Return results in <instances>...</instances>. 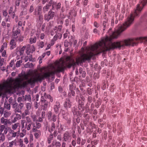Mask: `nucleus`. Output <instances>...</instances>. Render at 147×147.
Here are the masks:
<instances>
[{
	"instance_id": "f257e3e1",
	"label": "nucleus",
	"mask_w": 147,
	"mask_h": 147,
	"mask_svg": "<svg viewBox=\"0 0 147 147\" xmlns=\"http://www.w3.org/2000/svg\"><path fill=\"white\" fill-rule=\"evenodd\" d=\"M65 61L66 62L63 61L61 63H57L55 66H53V71L45 73L42 75L40 74H36L33 78H31L24 82L22 84H21L20 88L25 87L28 84L31 85H34L36 82L41 81L45 78H48L51 76H53L56 73L63 71L66 67L70 68L72 66L76 65V63L78 64L82 63V53L81 54L80 57L76 58V62L74 59L69 56H67L66 57Z\"/></svg>"
},
{
	"instance_id": "f03ea898",
	"label": "nucleus",
	"mask_w": 147,
	"mask_h": 147,
	"mask_svg": "<svg viewBox=\"0 0 147 147\" xmlns=\"http://www.w3.org/2000/svg\"><path fill=\"white\" fill-rule=\"evenodd\" d=\"M140 3L137 5L136 9L134 11L131 12L130 16L127 18V21L123 24V27H129L134 21V18L139 16L143 8L147 3V0H141Z\"/></svg>"
},
{
	"instance_id": "7ed1b4c3",
	"label": "nucleus",
	"mask_w": 147,
	"mask_h": 147,
	"mask_svg": "<svg viewBox=\"0 0 147 147\" xmlns=\"http://www.w3.org/2000/svg\"><path fill=\"white\" fill-rule=\"evenodd\" d=\"M20 97H19L17 99L18 102L19 103H17L15 100L12 102L11 104L12 107L14 109V111L15 113H18L20 114L22 113L21 110L24 107V103L20 102Z\"/></svg>"
},
{
	"instance_id": "20e7f679",
	"label": "nucleus",
	"mask_w": 147,
	"mask_h": 147,
	"mask_svg": "<svg viewBox=\"0 0 147 147\" xmlns=\"http://www.w3.org/2000/svg\"><path fill=\"white\" fill-rule=\"evenodd\" d=\"M20 133V129H18V130L17 131H15L13 130H11V129L9 131V132L7 135V138L9 140H10L13 138L16 137H18L19 134Z\"/></svg>"
},
{
	"instance_id": "39448f33",
	"label": "nucleus",
	"mask_w": 147,
	"mask_h": 147,
	"mask_svg": "<svg viewBox=\"0 0 147 147\" xmlns=\"http://www.w3.org/2000/svg\"><path fill=\"white\" fill-rule=\"evenodd\" d=\"M63 141L67 142H70L71 141L72 137L70 132L68 131L65 132L63 135Z\"/></svg>"
},
{
	"instance_id": "423d86ee",
	"label": "nucleus",
	"mask_w": 147,
	"mask_h": 147,
	"mask_svg": "<svg viewBox=\"0 0 147 147\" xmlns=\"http://www.w3.org/2000/svg\"><path fill=\"white\" fill-rule=\"evenodd\" d=\"M55 15L54 12L50 11L48 14H45L44 16V19L45 20L49 21L51 19H53Z\"/></svg>"
},
{
	"instance_id": "0eeeda50",
	"label": "nucleus",
	"mask_w": 147,
	"mask_h": 147,
	"mask_svg": "<svg viewBox=\"0 0 147 147\" xmlns=\"http://www.w3.org/2000/svg\"><path fill=\"white\" fill-rule=\"evenodd\" d=\"M22 128H25L28 131L30 130L31 128L32 123H25V121L21 120Z\"/></svg>"
},
{
	"instance_id": "6e6552de",
	"label": "nucleus",
	"mask_w": 147,
	"mask_h": 147,
	"mask_svg": "<svg viewBox=\"0 0 147 147\" xmlns=\"http://www.w3.org/2000/svg\"><path fill=\"white\" fill-rule=\"evenodd\" d=\"M34 15L37 16L42 14V7L41 6H38L34 10Z\"/></svg>"
},
{
	"instance_id": "1a4fd4ad",
	"label": "nucleus",
	"mask_w": 147,
	"mask_h": 147,
	"mask_svg": "<svg viewBox=\"0 0 147 147\" xmlns=\"http://www.w3.org/2000/svg\"><path fill=\"white\" fill-rule=\"evenodd\" d=\"M22 80L20 78H17L15 79V82L16 84V85L14 86H12V87H15L14 92L15 91L17 87L20 88V86L21 84L20 83Z\"/></svg>"
},
{
	"instance_id": "9d476101",
	"label": "nucleus",
	"mask_w": 147,
	"mask_h": 147,
	"mask_svg": "<svg viewBox=\"0 0 147 147\" xmlns=\"http://www.w3.org/2000/svg\"><path fill=\"white\" fill-rule=\"evenodd\" d=\"M61 107L60 102L58 101H56L55 104L54 106V110L56 113L57 114L59 113V109Z\"/></svg>"
},
{
	"instance_id": "9b49d317",
	"label": "nucleus",
	"mask_w": 147,
	"mask_h": 147,
	"mask_svg": "<svg viewBox=\"0 0 147 147\" xmlns=\"http://www.w3.org/2000/svg\"><path fill=\"white\" fill-rule=\"evenodd\" d=\"M13 33V35L14 39H15L16 40H17V36L19 35L20 33V31L18 28H13L12 30Z\"/></svg>"
},
{
	"instance_id": "f8f14e48",
	"label": "nucleus",
	"mask_w": 147,
	"mask_h": 147,
	"mask_svg": "<svg viewBox=\"0 0 147 147\" xmlns=\"http://www.w3.org/2000/svg\"><path fill=\"white\" fill-rule=\"evenodd\" d=\"M15 39H12L9 42V45L10 46V49L12 50L15 48L16 47V43L15 41Z\"/></svg>"
},
{
	"instance_id": "ddd939ff",
	"label": "nucleus",
	"mask_w": 147,
	"mask_h": 147,
	"mask_svg": "<svg viewBox=\"0 0 147 147\" xmlns=\"http://www.w3.org/2000/svg\"><path fill=\"white\" fill-rule=\"evenodd\" d=\"M48 107V102L47 100L41 102L40 107L42 109L46 110L47 109Z\"/></svg>"
},
{
	"instance_id": "4468645a",
	"label": "nucleus",
	"mask_w": 147,
	"mask_h": 147,
	"mask_svg": "<svg viewBox=\"0 0 147 147\" xmlns=\"http://www.w3.org/2000/svg\"><path fill=\"white\" fill-rule=\"evenodd\" d=\"M12 129L11 130H16L17 131L18 130V129H20V124L18 123H16L11 125Z\"/></svg>"
},
{
	"instance_id": "2eb2a0df",
	"label": "nucleus",
	"mask_w": 147,
	"mask_h": 147,
	"mask_svg": "<svg viewBox=\"0 0 147 147\" xmlns=\"http://www.w3.org/2000/svg\"><path fill=\"white\" fill-rule=\"evenodd\" d=\"M64 106L65 108H67L68 107L69 108L71 107V104L70 100L67 99L66 100L64 104Z\"/></svg>"
},
{
	"instance_id": "dca6fc26",
	"label": "nucleus",
	"mask_w": 147,
	"mask_h": 147,
	"mask_svg": "<svg viewBox=\"0 0 147 147\" xmlns=\"http://www.w3.org/2000/svg\"><path fill=\"white\" fill-rule=\"evenodd\" d=\"M73 85L72 84H70L69 85V90L70 91V92H69L68 93V95L69 96L71 97V95L73 96H74L75 94V92L72 89V87Z\"/></svg>"
},
{
	"instance_id": "f3484780",
	"label": "nucleus",
	"mask_w": 147,
	"mask_h": 147,
	"mask_svg": "<svg viewBox=\"0 0 147 147\" xmlns=\"http://www.w3.org/2000/svg\"><path fill=\"white\" fill-rule=\"evenodd\" d=\"M16 116L14 117L13 120V122H16L17 120L20 119L21 118V116L20 115L18 114H16Z\"/></svg>"
},
{
	"instance_id": "a211bd4d",
	"label": "nucleus",
	"mask_w": 147,
	"mask_h": 147,
	"mask_svg": "<svg viewBox=\"0 0 147 147\" xmlns=\"http://www.w3.org/2000/svg\"><path fill=\"white\" fill-rule=\"evenodd\" d=\"M34 132V135L36 139H38L40 136L41 135V131L40 130H37L35 131H33Z\"/></svg>"
},
{
	"instance_id": "6ab92c4d",
	"label": "nucleus",
	"mask_w": 147,
	"mask_h": 147,
	"mask_svg": "<svg viewBox=\"0 0 147 147\" xmlns=\"http://www.w3.org/2000/svg\"><path fill=\"white\" fill-rule=\"evenodd\" d=\"M44 96L46 99H49L51 102H53V98L50 95L47 94L45 92H44Z\"/></svg>"
},
{
	"instance_id": "aec40b11",
	"label": "nucleus",
	"mask_w": 147,
	"mask_h": 147,
	"mask_svg": "<svg viewBox=\"0 0 147 147\" xmlns=\"http://www.w3.org/2000/svg\"><path fill=\"white\" fill-rule=\"evenodd\" d=\"M53 139V134H51L47 138V142L49 144H50L52 140Z\"/></svg>"
},
{
	"instance_id": "412c9836",
	"label": "nucleus",
	"mask_w": 147,
	"mask_h": 147,
	"mask_svg": "<svg viewBox=\"0 0 147 147\" xmlns=\"http://www.w3.org/2000/svg\"><path fill=\"white\" fill-rule=\"evenodd\" d=\"M29 110L26 109L24 113L22 114V118H24L26 116L29 115L30 114Z\"/></svg>"
},
{
	"instance_id": "4be33fe9",
	"label": "nucleus",
	"mask_w": 147,
	"mask_h": 147,
	"mask_svg": "<svg viewBox=\"0 0 147 147\" xmlns=\"http://www.w3.org/2000/svg\"><path fill=\"white\" fill-rule=\"evenodd\" d=\"M36 36L31 37L30 39V44L35 43L36 41Z\"/></svg>"
},
{
	"instance_id": "5701e85b",
	"label": "nucleus",
	"mask_w": 147,
	"mask_h": 147,
	"mask_svg": "<svg viewBox=\"0 0 147 147\" xmlns=\"http://www.w3.org/2000/svg\"><path fill=\"white\" fill-rule=\"evenodd\" d=\"M1 122L5 125H6L8 123V120L5 119L3 117H2L1 119Z\"/></svg>"
},
{
	"instance_id": "b1692460",
	"label": "nucleus",
	"mask_w": 147,
	"mask_h": 147,
	"mask_svg": "<svg viewBox=\"0 0 147 147\" xmlns=\"http://www.w3.org/2000/svg\"><path fill=\"white\" fill-rule=\"evenodd\" d=\"M5 139V136L4 134H0V142H3Z\"/></svg>"
},
{
	"instance_id": "393cba45",
	"label": "nucleus",
	"mask_w": 147,
	"mask_h": 147,
	"mask_svg": "<svg viewBox=\"0 0 147 147\" xmlns=\"http://www.w3.org/2000/svg\"><path fill=\"white\" fill-rule=\"evenodd\" d=\"M11 112L10 111H5L4 114V116L5 117H7L11 115Z\"/></svg>"
},
{
	"instance_id": "a878e982",
	"label": "nucleus",
	"mask_w": 147,
	"mask_h": 147,
	"mask_svg": "<svg viewBox=\"0 0 147 147\" xmlns=\"http://www.w3.org/2000/svg\"><path fill=\"white\" fill-rule=\"evenodd\" d=\"M78 108L80 111H83L84 109V105H78Z\"/></svg>"
},
{
	"instance_id": "bb28decb",
	"label": "nucleus",
	"mask_w": 147,
	"mask_h": 147,
	"mask_svg": "<svg viewBox=\"0 0 147 147\" xmlns=\"http://www.w3.org/2000/svg\"><path fill=\"white\" fill-rule=\"evenodd\" d=\"M25 48L26 46H23L20 49V55H22L23 54Z\"/></svg>"
},
{
	"instance_id": "cd10ccee",
	"label": "nucleus",
	"mask_w": 147,
	"mask_h": 147,
	"mask_svg": "<svg viewBox=\"0 0 147 147\" xmlns=\"http://www.w3.org/2000/svg\"><path fill=\"white\" fill-rule=\"evenodd\" d=\"M31 117L33 121V122H36L37 121V116L36 115H32L31 116Z\"/></svg>"
},
{
	"instance_id": "c85d7f7f",
	"label": "nucleus",
	"mask_w": 147,
	"mask_h": 147,
	"mask_svg": "<svg viewBox=\"0 0 147 147\" xmlns=\"http://www.w3.org/2000/svg\"><path fill=\"white\" fill-rule=\"evenodd\" d=\"M37 16H38V21L40 22V23L42 22V21L43 20V15L42 14L39 15Z\"/></svg>"
},
{
	"instance_id": "c756f323",
	"label": "nucleus",
	"mask_w": 147,
	"mask_h": 147,
	"mask_svg": "<svg viewBox=\"0 0 147 147\" xmlns=\"http://www.w3.org/2000/svg\"><path fill=\"white\" fill-rule=\"evenodd\" d=\"M24 100H27L28 101H31V96L30 95H26L25 96Z\"/></svg>"
},
{
	"instance_id": "7c9ffc66",
	"label": "nucleus",
	"mask_w": 147,
	"mask_h": 147,
	"mask_svg": "<svg viewBox=\"0 0 147 147\" xmlns=\"http://www.w3.org/2000/svg\"><path fill=\"white\" fill-rule=\"evenodd\" d=\"M25 123H32V120L29 116L26 117V121H25Z\"/></svg>"
},
{
	"instance_id": "2f4dec72",
	"label": "nucleus",
	"mask_w": 147,
	"mask_h": 147,
	"mask_svg": "<svg viewBox=\"0 0 147 147\" xmlns=\"http://www.w3.org/2000/svg\"><path fill=\"white\" fill-rule=\"evenodd\" d=\"M115 88V86L113 83H111L110 87V90L111 92H113L114 89Z\"/></svg>"
},
{
	"instance_id": "473e14b6",
	"label": "nucleus",
	"mask_w": 147,
	"mask_h": 147,
	"mask_svg": "<svg viewBox=\"0 0 147 147\" xmlns=\"http://www.w3.org/2000/svg\"><path fill=\"white\" fill-rule=\"evenodd\" d=\"M4 107L7 109L8 110H10V109L11 106L9 104L5 103H4Z\"/></svg>"
},
{
	"instance_id": "72a5a7b5",
	"label": "nucleus",
	"mask_w": 147,
	"mask_h": 147,
	"mask_svg": "<svg viewBox=\"0 0 147 147\" xmlns=\"http://www.w3.org/2000/svg\"><path fill=\"white\" fill-rule=\"evenodd\" d=\"M77 109L76 107H74L73 108L72 111L74 115H76L77 113Z\"/></svg>"
},
{
	"instance_id": "f704fd0d",
	"label": "nucleus",
	"mask_w": 147,
	"mask_h": 147,
	"mask_svg": "<svg viewBox=\"0 0 147 147\" xmlns=\"http://www.w3.org/2000/svg\"><path fill=\"white\" fill-rule=\"evenodd\" d=\"M22 63V60H20L18 61L16 64V67H20V65H21V64Z\"/></svg>"
},
{
	"instance_id": "c9c22d12",
	"label": "nucleus",
	"mask_w": 147,
	"mask_h": 147,
	"mask_svg": "<svg viewBox=\"0 0 147 147\" xmlns=\"http://www.w3.org/2000/svg\"><path fill=\"white\" fill-rule=\"evenodd\" d=\"M84 117L85 118L86 120L87 121H88L89 119V116L88 114L86 113H85L84 114Z\"/></svg>"
},
{
	"instance_id": "e433bc0d",
	"label": "nucleus",
	"mask_w": 147,
	"mask_h": 147,
	"mask_svg": "<svg viewBox=\"0 0 147 147\" xmlns=\"http://www.w3.org/2000/svg\"><path fill=\"white\" fill-rule=\"evenodd\" d=\"M49 7L46 5L43 8V11L44 13H45L49 10Z\"/></svg>"
},
{
	"instance_id": "4c0bfd02",
	"label": "nucleus",
	"mask_w": 147,
	"mask_h": 147,
	"mask_svg": "<svg viewBox=\"0 0 147 147\" xmlns=\"http://www.w3.org/2000/svg\"><path fill=\"white\" fill-rule=\"evenodd\" d=\"M75 140L77 144L80 145L81 142V139L80 136L78 137L77 139L76 140Z\"/></svg>"
},
{
	"instance_id": "58836bf2",
	"label": "nucleus",
	"mask_w": 147,
	"mask_h": 147,
	"mask_svg": "<svg viewBox=\"0 0 147 147\" xmlns=\"http://www.w3.org/2000/svg\"><path fill=\"white\" fill-rule=\"evenodd\" d=\"M32 125L33 127L32 130V131H35L36 130H37V128H36V125H35V124L34 123H32Z\"/></svg>"
},
{
	"instance_id": "ea45409f",
	"label": "nucleus",
	"mask_w": 147,
	"mask_h": 147,
	"mask_svg": "<svg viewBox=\"0 0 147 147\" xmlns=\"http://www.w3.org/2000/svg\"><path fill=\"white\" fill-rule=\"evenodd\" d=\"M63 118L67 121V122L68 123H70V119L69 117L67 116H65V115L63 116Z\"/></svg>"
},
{
	"instance_id": "a19ab883",
	"label": "nucleus",
	"mask_w": 147,
	"mask_h": 147,
	"mask_svg": "<svg viewBox=\"0 0 147 147\" xmlns=\"http://www.w3.org/2000/svg\"><path fill=\"white\" fill-rule=\"evenodd\" d=\"M27 109L30 110L31 107V104L30 103H27L26 104Z\"/></svg>"
},
{
	"instance_id": "79ce46f5",
	"label": "nucleus",
	"mask_w": 147,
	"mask_h": 147,
	"mask_svg": "<svg viewBox=\"0 0 147 147\" xmlns=\"http://www.w3.org/2000/svg\"><path fill=\"white\" fill-rule=\"evenodd\" d=\"M5 128V127L4 125H1L0 127V134H2V132L4 131Z\"/></svg>"
},
{
	"instance_id": "37998d69",
	"label": "nucleus",
	"mask_w": 147,
	"mask_h": 147,
	"mask_svg": "<svg viewBox=\"0 0 147 147\" xmlns=\"http://www.w3.org/2000/svg\"><path fill=\"white\" fill-rule=\"evenodd\" d=\"M54 2H55L53 1V0H51L49 1L48 4H46V5L49 7L50 6H51L53 4V3Z\"/></svg>"
},
{
	"instance_id": "c03bdc74",
	"label": "nucleus",
	"mask_w": 147,
	"mask_h": 147,
	"mask_svg": "<svg viewBox=\"0 0 147 147\" xmlns=\"http://www.w3.org/2000/svg\"><path fill=\"white\" fill-rule=\"evenodd\" d=\"M17 37L18 38V40L19 41V42H21L23 41L24 37L22 36H18V35Z\"/></svg>"
},
{
	"instance_id": "a18cd8bd",
	"label": "nucleus",
	"mask_w": 147,
	"mask_h": 147,
	"mask_svg": "<svg viewBox=\"0 0 147 147\" xmlns=\"http://www.w3.org/2000/svg\"><path fill=\"white\" fill-rule=\"evenodd\" d=\"M101 104V102L100 100H97V102L95 104V106L96 107L98 108L99 105H100Z\"/></svg>"
},
{
	"instance_id": "49530a36",
	"label": "nucleus",
	"mask_w": 147,
	"mask_h": 147,
	"mask_svg": "<svg viewBox=\"0 0 147 147\" xmlns=\"http://www.w3.org/2000/svg\"><path fill=\"white\" fill-rule=\"evenodd\" d=\"M34 10V6L33 5H32L30 6V7L29 9V12L30 13H32L33 11Z\"/></svg>"
},
{
	"instance_id": "de8ad7c7",
	"label": "nucleus",
	"mask_w": 147,
	"mask_h": 147,
	"mask_svg": "<svg viewBox=\"0 0 147 147\" xmlns=\"http://www.w3.org/2000/svg\"><path fill=\"white\" fill-rule=\"evenodd\" d=\"M61 3H57V4L56 3V5H55V8L56 9L58 10L59 9H60L61 7Z\"/></svg>"
},
{
	"instance_id": "09e8293b",
	"label": "nucleus",
	"mask_w": 147,
	"mask_h": 147,
	"mask_svg": "<svg viewBox=\"0 0 147 147\" xmlns=\"http://www.w3.org/2000/svg\"><path fill=\"white\" fill-rule=\"evenodd\" d=\"M33 140V136L32 134H30V135L29 142L30 143H32L31 142Z\"/></svg>"
},
{
	"instance_id": "8fccbe9b",
	"label": "nucleus",
	"mask_w": 147,
	"mask_h": 147,
	"mask_svg": "<svg viewBox=\"0 0 147 147\" xmlns=\"http://www.w3.org/2000/svg\"><path fill=\"white\" fill-rule=\"evenodd\" d=\"M2 56L3 57H6L7 56V55L6 54V51L5 50H4L2 52Z\"/></svg>"
},
{
	"instance_id": "3c124183",
	"label": "nucleus",
	"mask_w": 147,
	"mask_h": 147,
	"mask_svg": "<svg viewBox=\"0 0 147 147\" xmlns=\"http://www.w3.org/2000/svg\"><path fill=\"white\" fill-rule=\"evenodd\" d=\"M3 16L6 17L7 16L8 13L6 10H4L3 11Z\"/></svg>"
},
{
	"instance_id": "603ef678",
	"label": "nucleus",
	"mask_w": 147,
	"mask_h": 147,
	"mask_svg": "<svg viewBox=\"0 0 147 147\" xmlns=\"http://www.w3.org/2000/svg\"><path fill=\"white\" fill-rule=\"evenodd\" d=\"M36 122V127L37 129H38L41 127V124L40 123L37 122V121Z\"/></svg>"
},
{
	"instance_id": "864d4df0",
	"label": "nucleus",
	"mask_w": 147,
	"mask_h": 147,
	"mask_svg": "<svg viewBox=\"0 0 147 147\" xmlns=\"http://www.w3.org/2000/svg\"><path fill=\"white\" fill-rule=\"evenodd\" d=\"M55 128L53 127H51L50 128L49 127L48 131L51 134L52 133V132L55 130Z\"/></svg>"
},
{
	"instance_id": "5fc2aeb1",
	"label": "nucleus",
	"mask_w": 147,
	"mask_h": 147,
	"mask_svg": "<svg viewBox=\"0 0 147 147\" xmlns=\"http://www.w3.org/2000/svg\"><path fill=\"white\" fill-rule=\"evenodd\" d=\"M4 60V59L1 58V56H0V65L1 66L3 65Z\"/></svg>"
},
{
	"instance_id": "6e6d98bb",
	"label": "nucleus",
	"mask_w": 147,
	"mask_h": 147,
	"mask_svg": "<svg viewBox=\"0 0 147 147\" xmlns=\"http://www.w3.org/2000/svg\"><path fill=\"white\" fill-rule=\"evenodd\" d=\"M43 113H42V118L40 117H39L38 119L37 120V122H42V121H43V120L42 119V118H44V117H43Z\"/></svg>"
},
{
	"instance_id": "4d7b16f0",
	"label": "nucleus",
	"mask_w": 147,
	"mask_h": 147,
	"mask_svg": "<svg viewBox=\"0 0 147 147\" xmlns=\"http://www.w3.org/2000/svg\"><path fill=\"white\" fill-rule=\"evenodd\" d=\"M87 102H88L90 104V103L92 102V97L91 96H89L87 98Z\"/></svg>"
},
{
	"instance_id": "13d9d810",
	"label": "nucleus",
	"mask_w": 147,
	"mask_h": 147,
	"mask_svg": "<svg viewBox=\"0 0 147 147\" xmlns=\"http://www.w3.org/2000/svg\"><path fill=\"white\" fill-rule=\"evenodd\" d=\"M20 1L19 0L16 1L15 3V9L16 8V6H18L20 5Z\"/></svg>"
},
{
	"instance_id": "bf43d9fd",
	"label": "nucleus",
	"mask_w": 147,
	"mask_h": 147,
	"mask_svg": "<svg viewBox=\"0 0 147 147\" xmlns=\"http://www.w3.org/2000/svg\"><path fill=\"white\" fill-rule=\"evenodd\" d=\"M45 55H46L45 53H44L42 54V55H41V56L39 57L38 58V59H39V62H40V61L42 60V59L44 58L45 57Z\"/></svg>"
},
{
	"instance_id": "052dcab7",
	"label": "nucleus",
	"mask_w": 147,
	"mask_h": 147,
	"mask_svg": "<svg viewBox=\"0 0 147 147\" xmlns=\"http://www.w3.org/2000/svg\"><path fill=\"white\" fill-rule=\"evenodd\" d=\"M56 118H57L56 115H54L52 117L51 120L54 122L56 121Z\"/></svg>"
},
{
	"instance_id": "680f3d73",
	"label": "nucleus",
	"mask_w": 147,
	"mask_h": 147,
	"mask_svg": "<svg viewBox=\"0 0 147 147\" xmlns=\"http://www.w3.org/2000/svg\"><path fill=\"white\" fill-rule=\"evenodd\" d=\"M19 145H20V146L21 147H25V145L24 144H23V142L22 140L21 141V140H20V141Z\"/></svg>"
},
{
	"instance_id": "e2e57ef3",
	"label": "nucleus",
	"mask_w": 147,
	"mask_h": 147,
	"mask_svg": "<svg viewBox=\"0 0 147 147\" xmlns=\"http://www.w3.org/2000/svg\"><path fill=\"white\" fill-rule=\"evenodd\" d=\"M76 143L75 140H72L71 142V144L72 146L74 147L76 145Z\"/></svg>"
},
{
	"instance_id": "0e129e2a",
	"label": "nucleus",
	"mask_w": 147,
	"mask_h": 147,
	"mask_svg": "<svg viewBox=\"0 0 147 147\" xmlns=\"http://www.w3.org/2000/svg\"><path fill=\"white\" fill-rule=\"evenodd\" d=\"M93 76L94 78L98 79L99 77V75L98 73H94L93 75Z\"/></svg>"
},
{
	"instance_id": "69168bd1",
	"label": "nucleus",
	"mask_w": 147,
	"mask_h": 147,
	"mask_svg": "<svg viewBox=\"0 0 147 147\" xmlns=\"http://www.w3.org/2000/svg\"><path fill=\"white\" fill-rule=\"evenodd\" d=\"M13 7H10L9 11V13L10 14H12L13 12Z\"/></svg>"
},
{
	"instance_id": "338daca9",
	"label": "nucleus",
	"mask_w": 147,
	"mask_h": 147,
	"mask_svg": "<svg viewBox=\"0 0 147 147\" xmlns=\"http://www.w3.org/2000/svg\"><path fill=\"white\" fill-rule=\"evenodd\" d=\"M55 144L56 147H60L61 145V143L59 142H56Z\"/></svg>"
},
{
	"instance_id": "774afa93",
	"label": "nucleus",
	"mask_w": 147,
	"mask_h": 147,
	"mask_svg": "<svg viewBox=\"0 0 147 147\" xmlns=\"http://www.w3.org/2000/svg\"><path fill=\"white\" fill-rule=\"evenodd\" d=\"M59 36H58L57 34H55L53 37V38L52 39L53 40L55 41L57 40V38Z\"/></svg>"
}]
</instances>
